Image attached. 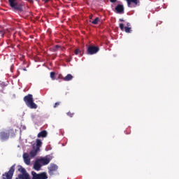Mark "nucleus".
I'll list each match as a JSON object with an SVG mask.
<instances>
[{
	"label": "nucleus",
	"instance_id": "nucleus-1",
	"mask_svg": "<svg viewBox=\"0 0 179 179\" xmlns=\"http://www.w3.org/2000/svg\"><path fill=\"white\" fill-rule=\"evenodd\" d=\"M26 106L29 108L36 109L37 108V104L34 103V99H33V95L29 94L25 96L23 99Z\"/></svg>",
	"mask_w": 179,
	"mask_h": 179
},
{
	"label": "nucleus",
	"instance_id": "nucleus-2",
	"mask_svg": "<svg viewBox=\"0 0 179 179\" xmlns=\"http://www.w3.org/2000/svg\"><path fill=\"white\" fill-rule=\"evenodd\" d=\"M15 167H16V164H14L8 172L2 175V179H12L15 173Z\"/></svg>",
	"mask_w": 179,
	"mask_h": 179
},
{
	"label": "nucleus",
	"instance_id": "nucleus-3",
	"mask_svg": "<svg viewBox=\"0 0 179 179\" xmlns=\"http://www.w3.org/2000/svg\"><path fill=\"white\" fill-rule=\"evenodd\" d=\"M32 179H48V176L47 175V172H41L40 173H37L34 171L31 172Z\"/></svg>",
	"mask_w": 179,
	"mask_h": 179
},
{
	"label": "nucleus",
	"instance_id": "nucleus-4",
	"mask_svg": "<svg viewBox=\"0 0 179 179\" xmlns=\"http://www.w3.org/2000/svg\"><path fill=\"white\" fill-rule=\"evenodd\" d=\"M8 3L10 8H12L13 9H15V10H19L20 12H22L23 10V7H22L21 5L17 4L16 0H8Z\"/></svg>",
	"mask_w": 179,
	"mask_h": 179
},
{
	"label": "nucleus",
	"instance_id": "nucleus-5",
	"mask_svg": "<svg viewBox=\"0 0 179 179\" xmlns=\"http://www.w3.org/2000/svg\"><path fill=\"white\" fill-rule=\"evenodd\" d=\"M98 51H100V48L98 46L90 45L87 48V54L88 55H94V54H97Z\"/></svg>",
	"mask_w": 179,
	"mask_h": 179
},
{
	"label": "nucleus",
	"instance_id": "nucleus-6",
	"mask_svg": "<svg viewBox=\"0 0 179 179\" xmlns=\"http://www.w3.org/2000/svg\"><path fill=\"white\" fill-rule=\"evenodd\" d=\"M48 169L50 176H54V173L58 170V166H57L55 164H51Z\"/></svg>",
	"mask_w": 179,
	"mask_h": 179
},
{
	"label": "nucleus",
	"instance_id": "nucleus-7",
	"mask_svg": "<svg viewBox=\"0 0 179 179\" xmlns=\"http://www.w3.org/2000/svg\"><path fill=\"white\" fill-rule=\"evenodd\" d=\"M39 162L42 164V166H47V164H50V162H51V157H44L39 159Z\"/></svg>",
	"mask_w": 179,
	"mask_h": 179
},
{
	"label": "nucleus",
	"instance_id": "nucleus-8",
	"mask_svg": "<svg viewBox=\"0 0 179 179\" xmlns=\"http://www.w3.org/2000/svg\"><path fill=\"white\" fill-rule=\"evenodd\" d=\"M42 166H43V164L40 162V159H37L36 161H35V162L34 164V169L36 171H40Z\"/></svg>",
	"mask_w": 179,
	"mask_h": 179
},
{
	"label": "nucleus",
	"instance_id": "nucleus-9",
	"mask_svg": "<svg viewBox=\"0 0 179 179\" xmlns=\"http://www.w3.org/2000/svg\"><path fill=\"white\" fill-rule=\"evenodd\" d=\"M9 133H6L5 131L0 132V139H1V141H8V139H9Z\"/></svg>",
	"mask_w": 179,
	"mask_h": 179
},
{
	"label": "nucleus",
	"instance_id": "nucleus-10",
	"mask_svg": "<svg viewBox=\"0 0 179 179\" xmlns=\"http://www.w3.org/2000/svg\"><path fill=\"white\" fill-rule=\"evenodd\" d=\"M17 179H31L30 175L27 173V171H25L22 173H20L18 175V178H16Z\"/></svg>",
	"mask_w": 179,
	"mask_h": 179
},
{
	"label": "nucleus",
	"instance_id": "nucleus-11",
	"mask_svg": "<svg viewBox=\"0 0 179 179\" xmlns=\"http://www.w3.org/2000/svg\"><path fill=\"white\" fill-rule=\"evenodd\" d=\"M40 152V150H38V148H36V147L33 148V150H31L29 152V156L31 157H36L37 156V153Z\"/></svg>",
	"mask_w": 179,
	"mask_h": 179
},
{
	"label": "nucleus",
	"instance_id": "nucleus-12",
	"mask_svg": "<svg viewBox=\"0 0 179 179\" xmlns=\"http://www.w3.org/2000/svg\"><path fill=\"white\" fill-rule=\"evenodd\" d=\"M23 159H24V162L25 164H27V166H29V164H30V157H29V154L24 153L23 155Z\"/></svg>",
	"mask_w": 179,
	"mask_h": 179
},
{
	"label": "nucleus",
	"instance_id": "nucleus-13",
	"mask_svg": "<svg viewBox=\"0 0 179 179\" xmlns=\"http://www.w3.org/2000/svg\"><path fill=\"white\" fill-rule=\"evenodd\" d=\"M120 29L123 31V30L124 29L126 33H131V27H124V24L120 23Z\"/></svg>",
	"mask_w": 179,
	"mask_h": 179
},
{
	"label": "nucleus",
	"instance_id": "nucleus-14",
	"mask_svg": "<svg viewBox=\"0 0 179 179\" xmlns=\"http://www.w3.org/2000/svg\"><path fill=\"white\" fill-rule=\"evenodd\" d=\"M59 50L64 51V50H65V48L59 45H57L52 48V51H53V52H57V51H59Z\"/></svg>",
	"mask_w": 179,
	"mask_h": 179
},
{
	"label": "nucleus",
	"instance_id": "nucleus-15",
	"mask_svg": "<svg viewBox=\"0 0 179 179\" xmlns=\"http://www.w3.org/2000/svg\"><path fill=\"white\" fill-rule=\"evenodd\" d=\"M127 5L129 6V8H131V3H134V5H136V6L137 5H139V0H127Z\"/></svg>",
	"mask_w": 179,
	"mask_h": 179
},
{
	"label": "nucleus",
	"instance_id": "nucleus-16",
	"mask_svg": "<svg viewBox=\"0 0 179 179\" xmlns=\"http://www.w3.org/2000/svg\"><path fill=\"white\" fill-rule=\"evenodd\" d=\"M115 10H117V13H122V12H124V6L118 4L115 7Z\"/></svg>",
	"mask_w": 179,
	"mask_h": 179
},
{
	"label": "nucleus",
	"instance_id": "nucleus-17",
	"mask_svg": "<svg viewBox=\"0 0 179 179\" xmlns=\"http://www.w3.org/2000/svg\"><path fill=\"white\" fill-rule=\"evenodd\" d=\"M47 131L43 130L38 134V138H47Z\"/></svg>",
	"mask_w": 179,
	"mask_h": 179
},
{
	"label": "nucleus",
	"instance_id": "nucleus-18",
	"mask_svg": "<svg viewBox=\"0 0 179 179\" xmlns=\"http://www.w3.org/2000/svg\"><path fill=\"white\" fill-rule=\"evenodd\" d=\"M43 145V142L40 139H36V146L35 147L36 149H38L40 150V148H41V145Z\"/></svg>",
	"mask_w": 179,
	"mask_h": 179
},
{
	"label": "nucleus",
	"instance_id": "nucleus-19",
	"mask_svg": "<svg viewBox=\"0 0 179 179\" xmlns=\"http://www.w3.org/2000/svg\"><path fill=\"white\" fill-rule=\"evenodd\" d=\"M72 79H73L72 74H68L66 77L63 78V80H65V82H69V80H72Z\"/></svg>",
	"mask_w": 179,
	"mask_h": 179
},
{
	"label": "nucleus",
	"instance_id": "nucleus-20",
	"mask_svg": "<svg viewBox=\"0 0 179 179\" xmlns=\"http://www.w3.org/2000/svg\"><path fill=\"white\" fill-rule=\"evenodd\" d=\"M17 170L18 171L22 174L23 173H25L27 171L24 168H23V166H20V165H18L17 166Z\"/></svg>",
	"mask_w": 179,
	"mask_h": 179
},
{
	"label": "nucleus",
	"instance_id": "nucleus-21",
	"mask_svg": "<svg viewBox=\"0 0 179 179\" xmlns=\"http://www.w3.org/2000/svg\"><path fill=\"white\" fill-rule=\"evenodd\" d=\"M99 22H100V18L96 17L94 20L92 21L91 22L92 24H99Z\"/></svg>",
	"mask_w": 179,
	"mask_h": 179
},
{
	"label": "nucleus",
	"instance_id": "nucleus-22",
	"mask_svg": "<svg viewBox=\"0 0 179 179\" xmlns=\"http://www.w3.org/2000/svg\"><path fill=\"white\" fill-rule=\"evenodd\" d=\"M50 78L52 80H55V72L52 71L50 73Z\"/></svg>",
	"mask_w": 179,
	"mask_h": 179
},
{
	"label": "nucleus",
	"instance_id": "nucleus-23",
	"mask_svg": "<svg viewBox=\"0 0 179 179\" xmlns=\"http://www.w3.org/2000/svg\"><path fill=\"white\" fill-rule=\"evenodd\" d=\"M74 114H75V113H71V112H68V113H67V115H68L69 117H73V115H74Z\"/></svg>",
	"mask_w": 179,
	"mask_h": 179
},
{
	"label": "nucleus",
	"instance_id": "nucleus-24",
	"mask_svg": "<svg viewBox=\"0 0 179 179\" xmlns=\"http://www.w3.org/2000/svg\"><path fill=\"white\" fill-rule=\"evenodd\" d=\"M74 52L76 55H78L80 52V50L79 49H76Z\"/></svg>",
	"mask_w": 179,
	"mask_h": 179
},
{
	"label": "nucleus",
	"instance_id": "nucleus-25",
	"mask_svg": "<svg viewBox=\"0 0 179 179\" xmlns=\"http://www.w3.org/2000/svg\"><path fill=\"white\" fill-rule=\"evenodd\" d=\"M60 103L59 102H56L54 105V108H57V107H58V106H59Z\"/></svg>",
	"mask_w": 179,
	"mask_h": 179
},
{
	"label": "nucleus",
	"instance_id": "nucleus-26",
	"mask_svg": "<svg viewBox=\"0 0 179 179\" xmlns=\"http://www.w3.org/2000/svg\"><path fill=\"white\" fill-rule=\"evenodd\" d=\"M110 2H111L112 3H115V2H117V0H110Z\"/></svg>",
	"mask_w": 179,
	"mask_h": 179
},
{
	"label": "nucleus",
	"instance_id": "nucleus-27",
	"mask_svg": "<svg viewBox=\"0 0 179 179\" xmlns=\"http://www.w3.org/2000/svg\"><path fill=\"white\" fill-rule=\"evenodd\" d=\"M71 59H72V57H70L69 59H67L66 62H71Z\"/></svg>",
	"mask_w": 179,
	"mask_h": 179
},
{
	"label": "nucleus",
	"instance_id": "nucleus-28",
	"mask_svg": "<svg viewBox=\"0 0 179 179\" xmlns=\"http://www.w3.org/2000/svg\"><path fill=\"white\" fill-rule=\"evenodd\" d=\"M48 2H50V0H45V3H47Z\"/></svg>",
	"mask_w": 179,
	"mask_h": 179
},
{
	"label": "nucleus",
	"instance_id": "nucleus-29",
	"mask_svg": "<svg viewBox=\"0 0 179 179\" xmlns=\"http://www.w3.org/2000/svg\"><path fill=\"white\" fill-rule=\"evenodd\" d=\"M120 22H124L123 19H120Z\"/></svg>",
	"mask_w": 179,
	"mask_h": 179
},
{
	"label": "nucleus",
	"instance_id": "nucleus-30",
	"mask_svg": "<svg viewBox=\"0 0 179 179\" xmlns=\"http://www.w3.org/2000/svg\"><path fill=\"white\" fill-rule=\"evenodd\" d=\"M29 2H31V3H33V1H29Z\"/></svg>",
	"mask_w": 179,
	"mask_h": 179
},
{
	"label": "nucleus",
	"instance_id": "nucleus-31",
	"mask_svg": "<svg viewBox=\"0 0 179 179\" xmlns=\"http://www.w3.org/2000/svg\"><path fill=\"white\" fill-rule=\"evenodd\" d=\"M127 26H129V23L127 24Z\"/></svg>",
	"mask_w": 179,
	"mask_h": 179
},
{
	"label": "nucleus",
	"instance_id": "nucleus-32",
	"mask_svg": "<svg viewBox=\"0 0 179 179\" xmlns=\"http://www.w3.org/2000/svg\"><path fill=\"white\" fill-rule=\"evenodd\" d=\"M36 1H38V0H36Z\"/></svg>",
	"mask_w": 179,
	"mask_h": 179
}]
</instances>
